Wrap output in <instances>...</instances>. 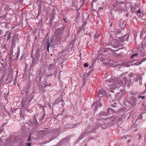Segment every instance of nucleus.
I'll return each instance as SVG.
<instances>
[{"instance_id":"5701e85b","label":"nucleus","mask_w":146,"mask_h":146,"mask_svg":"<svg viewBox=\"0 0 146 146\" xmlns=\"http://www.w3.org/2000/svg\"><path fill=\"white\" fill-rule=\"evenodd\" d=\"M49 106L50 109H51V106L50 105H49Z\"/></svg>"},{"instance_id":"9b49d317","label":"nucleus","mask_w":146,"mask_h":146,"mask_svg":"<svg viewBox=\"0 0 146 146\" xmlns=\"http://www.w3.org/2000/svg\"><path fill=\"white\" fill-rule=\"evenodd\" d=\"M119 47V45L118 44H115V45H114V44H113V47H114L115 48H117V47Z\"/></svg>"},{"instance_id":"bb28decb","label":"nucleus","mask_w":146,"mask_h":146,"mask_svg":"<svg viewBox=\"0 0 146 146\" xmlns=\"http://www.w3.org/2000/svg\"><path fill=\"white\" fill-rule=\"evenodd\" d=\"M142 98L143 99L144 98V96H143V97H142Z\"/></svg>"},{"instance_id":"0eeeda50","label":"nucleus","mask_w":146,"mask_h":146,"mask_svg":"<svg viewBox=\"0 0 146 146\" xmlns=\"http://www.w3.org/2000/svg\"><path fill=\"white\" fill-rule=\"evenodd\" d=\"M50 47V44L49 43V41L48 40L47 41V49L48 52H49V48Z\"/></svg>"},{"instance_id":"6ab92c4d","label":"nucleus","mask_w":146,"mask_h":146,"mask_svg":"<svg viewBox=\"0 0 146 146\" xmlns=\"http://www.w3.org/2000/svg\"><path fill=\"white\" fill-rule=\"evenodd\" d=\"M137 13H141V10H139L137 11Z\"/></svg>"},{"instance_id":"393cba45","label":"nucleus","mask_w":146,"mask_h":146,"mask_svg":"<svg viewBox=\"0 0 146 146\" xmlns=\"http://www.w3.org/2000/svg\"><path fill=\"white\" fill-rule=\"evenodd\" d=\"M131 74H130L129 75V76H131Z\"/></svg>"},{"instance_id":"9d476101","label":"nucleus","mask_w":146,"mask_h":146,"mask_svg":"<svg viewBox=\"0 0 146 146\" xmlns=\"http://www.w3.org/2000/svg\"><path fill=\"white\" fill-rule=\"evenodd\" d=\"M11 34V33H9V35L7 36V40H9V39L10 38V35Z\"/></svg>"},{"instance_id":"423d86ee","label":"nucleus","mask_w":146,"mask_h":146,"mask_svg":"<svg viewBox=\"0 0 146 146\" xmlns=\"http://www.w3.org/2000/svg\"><path fill=\"white\" fill-rule=\"evenodd\" d=\"M146 60V57L144 59H142L141 60V62H140L139 63L137 62H136L135 63V64L136 65H138V64H140L142 62H143V61H145V60Z\"/></svg>"},{"instance_id":"a878e982","label":"nucleus","mask_w":146,"mask_h":146,"mask_svg":"<svg viewBox=\"0 0 146 146\" xmlns=\"http://www.w3.org/2000/svg\"><path fill=\"white\" fill-rule=\"evenodd\" d=\"M131 74H130L129 75V76H131Z\"/></svg>"},{"instance_id":"4be33fe9","label":"nucleus","mask_w":146,"mask_h":146,"mask_svg":"<svg viewBox=\"0 0 146 146\" xmlns=\"http://www.w3.org/2000/svg\"><path fill=\"white\" fill-rule=\"evenodd\" d=\"M51 75H52V74H51V75H47V76H50Z\"/></svg>"},{"instance_id":"412c9836","label":"nucleus","mask_w":146,"mask_h":146,"mask_svg":"<svg viewBox=\"0 0 146 146\" xmlns=\"http://www.w3.org/2000/svg\"><path fill=\"white\" fill-rule=\"evenodd\" d=\"M101 113L102 114H103V115H104L105 114V113L104 112H102Z\"/></svg>"},{"instance_id":"2eb2a0df","label":"nucleus","mask_w":146,"mask_h":146,"mask_svg":"<svg viewBox=\"0 0 146 146\" xmlns=\"http://www.w3.org/2000/svg\"><path fill=\"white\" fill-rule=\"evenodd\" d=\"M84 66L85 67H87L88 66V65L87 63H85L84 64Z\"/></svg>"},{"instance_id":"1a4fd4ad","label":"nucleus","mask_w":146,"mask_h":146,"mask_svg":"<svg viewBox=\"0 0 146 146\" xmlns=\"http://www.w3.org/2000/svg\"><path fill=\"white\" fill-rule=\"evenodd\" d=\"M112 110L110 108L108 109V110L107 111V112L108 113V114L107 115H109V113L110 112H112Z\"/></svg>"},{"instance_id":"ddd939ff","label":"nucleus","mask_w":146,"mask_h":146,"mask_svg":"<svg viewBox=\"0 0 146 146\" xmlns=\"http://www.w3.org/2000/svg\"><path fill=\"white\" fill-rule=\"evenodd\" d=\"M104 9V7H99L98 9V11H100V10H103Z\"/></svg>"},{"instance_id":"aec40b11","label":"nucleus","mask_w":146,"mask_h":146,"mask_svg":"<svg viewBox=\"0 0 146 146\" xmlns=\"http://www.w3.org/2000/svg\"><path fill=\"white\" fill-rule=\"evenodd\" d=\"M63 20L65 21V23H66V19L65 18H64Z\"/></svg>"},{"instance_id":"dca6fc26","label":"nucleus","mask_w":146,"mask_h":146,"mask_svg":"<svg viewBox=\"0 0 146 146\" xmlns=\"http://www.w3.org/2000/svg\"><path fill=\"white\" fill-rule=\"evenodd\" d=\"M27 146H31V143H27Z\"/></svg>"},{"instance_id":"7ed1b4c3","label":"nucleus","mask_w":146,"mask_h":146,"mask_svg":"<svg viewBox=\"0 0 146 146\" xmlns=\"http://www.w3.org/2000/svg\"><path fill=\"white\" fill-rule=\"evenodd\" d=\"M120 31L118 30H115V31H111L110 33V36L112 39H114V41H116L117 35L120 33Z\"/></svg>"},{"instance_id":"39448f33","label":"nucleus","mask_w":146,"mask_h":146,"mask_svg":"<svg viewBox=\"0 0 146 146\" xmlns=\"http://www.w3.org/2000/svg\"><path fill=\"white\" fill-rule=\"evenodd\" d=\"M106 94V93L105 91L102 90L99 91L98 93V97L100 98L103 97Z\"/></svg>"},{"instance_id":"f03ea898","label":"nucleus","mask_w":146,"mask_h":146,"mask_svg":"<svg viewBox=\"0 0 146 146\" xmlns=\"http://www.w3.org/2000/svg\"><path fill=\"white\" fill-rule=\"evenodd\" d=\"M138 55V54L137 53H135L133 54L131 56V62H124L123 64L124 66L127 67L130 66V63H133L135 61L138 60L137 59Z\"/></svg>"},{"instance_id":"f257e3e1","label":"nucleus","mask_w":146,"mask_h":146,"mask_svg":"<svg viewBox=\"0 0 146 146\" xmlns=\"http://www.w3.org/2000/svg\"><path fill=\"white\" fill-rule=\"evenodd\" d=\"M108 81L110 83L112 82V84H109L110 86V88L111 89H115L116 88L120 87L122 85H125L127 82V79L126 78L124 77L122 81L119 79H116L114 80L111 78L110 79L108 80Z\"/></svg>"},{"instance_id":"f3484780","label":"nucleus","mask_w":146,"mask_h":146,"mask_svg":"<svg viewBox=\"0 0 146 146\" xmlns=\"http://www.w3.org/2000/svg\"><path fill=\"white\" fill-rule=\"evenodd\" d=\"M6 16L5 15H3V16H1V17H0V18H2L3 19H4L5 18Z\"/></svg>"},{"instance_id":"cd10ccee","label":"nucleus","mask_w":146,"mask_h":146,"mask_svg":"<svg viewBox=\"0 0 146 146\" xmlns=\"http://www.w3.org/2000/svg\"><path fill=\"white\" fill-rule=\"evenodd\" d=\"M47 85H46L45 86H44V87H45Z\"/></svg>"},{"instance_id":"a211bd4d","label":"nucleus","mask_w":146,"mask_h":146,"mask_svg":"<svg viewBox=\"0 0 146 146\" xmlns=\"http://www.w3.org/2000/svg\"><path fill=\"white\" fill-rule=\"evenodd\" d=\"M118 55L119 58H121L122 57V56L121 54H118Z\"/></svg>"},{"instance_id":"4468645a","label":"nucleus","mask_w":146,"mask_h":146,"mask_svg":"<svg viewBox=\"0 0 146 146\" xmlns=\"http://www.w3.org/2000/svg\"><path fill=\"white\" fill-rule=\"evenodd\" d=\"M31 141V135L29 136L28 139V141L29 142Z\"/></svg>"},{"instance_id":"20e7f679","label":"nucleus","mask_w":146,"mask_h":146,"mask_svg":"<svg viewBox=\"0 0 146 146\" xmlns=\"http://www.w3.org/2000/svg\"><path fill=\"white\" fill-rule=\"evenodd\" d=\"M102 106V104L100 102L99 100L95 102L92 105V107L94 108V109L96 110L98 107H100Z\"/></svg>"},{"instance_id":"b1692460","label":"nucleus","mask_w":146,"mask_h":146,"mask_svg":"<svg viewBox=\"0 0 146 146\" xmlns=\"http://www.w3.org/2000/svg\"><path fill=\"white\" fill-rule=\"evenodd\" d=\"M96 0H93V2H95V1H96Z\"/></svg>"},{"instance_id":"6e6552de","label":"nucleus","mask_w":146,"mask_h":146,"mask_svg":"<svg viewBox=\"0 0 146 146\" xmlns=\"http://www.w3.org/2000/svg\"><path fill=\"white\" fill-rule=\"evenodd\" d=\"M31 57H32V58L34 59L32 61V64H34V65H35L36 64V62H34L35 59L36 58H35V57H34L33 56H31Z\"/></svg>"},{"instance_id":"f8f14e48","label":"nucleus","mask_w":146,"mask_h":146,"mask_svg":"<svg viewBox=\"0 0 146 146\" xmlns=\"http://www.w3.org/2000/svg\"><path fill=\"white\" fill-rule=\"evenodd\" d=\"M125 110L123 108H121L120 110L119 111V112H123Z\"/></svg>"}]
</instances>
